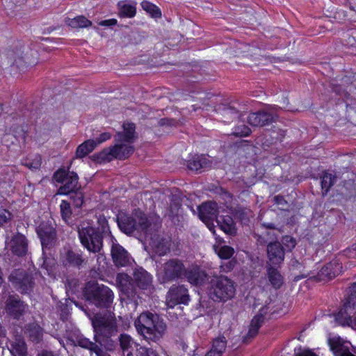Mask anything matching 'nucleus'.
I'll use <instances>...</instances> for the list:
<instances>
[{
	"label": "nucleus",
	"instance_id": "6e6d98bb",
	"mask_svg": "<svg viewBox=\"0 0 356 356\" xmlns=\"http://www.w3.org/2000/svg\"><path fill=\"white\" fill-rule=\"evenodd\" d=\"M10 213L5 209L0 210V226L6 223L10 218Z\"/></svg>",
	"mask_w": 356,
	"mask_h": 356
},
{
	"label": "nucleus",
	"instance_id": "a878e982",
	"mask_svg": "<svg viewBox=\"0 0 356 356\" xmlns=\"http://www.w3.org/2000/svg\"><path fill=\"white\" fill-rule=\"evenodd\" d=\"M118 223L120 229L126 234H131L137 228L136 220L131 216H121L118 219Z\"/></svg>",
	"mask_w": 356,
	"mask_h": 356
},
{
	"label": "nucleus",
	"instance_id": "aec40b11",
	"mask_svg": "<svg viewBox=\"0 0 356 356\" xmlns=\"http://www.w3.org/2000/svg\"><path fill=\"white\" fill-rule=\"evenodd\" d=\"M355 314L354 304L351 300L347 301L343 305L335 316L336 322L341 325H350L352 323V316Z\"/></svg>",
	"mask_w": 356,
	"mask_h": 356
},
{
	"label": "nucleus",
	"instance_id": "ea45409f",
	"mask_svg": "<svg viewBox=\"0 0 356 356\" xmlns=\"http://www.w3.org/2000/svg\"><path fill=\"white\" fill-rule=\"evenodd\" d=\"M76 344H78L79 346L89 349L93 352H95L96 354L99 355V353L102 351L99 346L90 341H89L86 338H83L81 337H78L76 338V341L75 342Z\"/></svg>",
	"mask_w": 356,
	"mask_h": 356
},
{
	"label": "nucleus",
	"instance_id": "423d86ee",
	"mask_svg": "<svg viewBox=\"0 0 356 356\" xmlns=\"http://www.w3.org/2000/svg\"><path fill=\"white\" fill-rule=\"evenodd\" d=\"M186 266L183 260L172 258L161 264L157 270L158 279L161 283H168L183 279Z\"/></svg>",
	"mask_w": 356,
	"mask_h": 356
},
{
	"label": "nucleus",
	"instance_id": "f03ea898",
	"mask_svg": "<svg viewBox=\"0 0 356 356\" xmlns=\"http://www.w3.org/2000/svg\"><path fill=\"white\" fill-rule=\"evenodd\" d=\"M134 324L138 332L149 342L160 340L166 329L165 323L159 316L149 312L142 313Z\"/></svg>",
	"mask_w": 356,
	"mask_h": 356
},
{
	"label": "nucleus",
	"instance_id": "5701e85b",
	"mask_svg": "<svg viewBox=\"0 0 356 356\" xmlns=\"http://www.w3.org/2000/svg\"><path fill=\"white\" fill-rule=\"evenodd\" d=\"M123 132H118L115 136V140L117 143L126 142L131 143L135 138V124L133 123H124L123 124Z\"/></svg>",
	"mask_w": 356,
	"mask_h": 356
},
{
	"label": "nucleus",
	"instance_id": "bf43d9fd",
	"mask_svg": "<svg viewBox=\"0 0 356 356\" xmlns=\"http://www.w3.org/2000/svg\"><path fill=\"white\" fill-rule=\"evenodd\" d=\"M296 356H316L314 353L310 350H305L302 353L296 354Z\"/></svg>",
	"mask_w": 356,
	"mask_h": 356
},
{
	"label": "nucleus",
	"instance_id": "dca6fc26",
	"mask_svg": "<svg viewBox=\"0 0 356 356\" xmlns=\"http://www.w3.org/2000/svg\"><path fill=\"white\" fill-rule=\"evenodd\" d=\"M27 305L20 300L16 295L9 296L6 303L7 313L14 318L18 319L27 310Z\"/></svg>",
	"mask_w": 356,
	"mask_h": 356
},
{
	"label": "nucleus",
	"instance_id": "e2e57ef3",
	"mask_svg": "<svg viewBox=\"0 0 356 356\" xmlns=\"http://www.w3.org/2000/svg\"><path fill=\"white\" fill-rule=\"evenodd\" d=\"M38 356H54L51 352L42 351Z\"/></svg>",
	"mask_w": 356,
	"mask_h": 356
},
{
	"label": "nucleus",
	"instance_id": "c9c22d12",
	"mask_svg": "<svg viewBox=\"0 0 356 356\" xmlns=\"http://www.w3.org/2000/svg\"><path fill=\"white\" fill-rule=\"evenodd\" d=\"M263 321L264 316L262 314L256 315L251 321L249 331L245 339L247 337L253 338L254 337H255Z\"/></svg>",
	"mask_w": 356,
	"mask_h": 356
},
{
	"label": "nucleus",
	"instance_id": "58836bf2",
	"mask_svg": "<svg viewBox=\"0 0 356 356\" xmlns=\"http://www.w3.org/2000/svg\"><path fill=\"white\" fill-rule=\"evenodd\" d=\"M134 218L136 220V230L147 232L149 223L146 216L142 211H136L134 213Z\"/></svg>",
	"mask_w": 356,
	"mask_h": 356
},
{
	"label": "nucleus",
	"instance_id": "473e14b6",
	"mask_svg": "<svg viewBox=\"0 0 356 356\" xmlns=\"http://www.w3.org/2000/svg\"><path fill=\"white\" fill-rule=\"evenodd\" d=\"M120 345L124 356H131L134 350V342L127 334H122L119 338Z\"/></svg>",
	"mask_w": 356,
	"mask_h": 356
},
{
	"label": "nucleus",
	"instance_id": "0eeeda50",
	"mask_svg": "<svg viewBox=\"0 0 356 356\" xmlns=\"http://www.w3.org/2000/svg\"><path fill=\"white\" fill-rule=\"evenodd\" d=\"M235 293L234 282L227 277L219 276L211 280L209 294L214 301L225 302L232 299Z\"/></svg>",
	"mask_w": 356,
	"mask_h": 356
},
{
	"label": "nucleus",
	"instance_id": "7c9ffc66",
	"mask_svg": "<svg viewBox=\"0 0 356 356\" xmlns=\"http://www.w3.org/2000/svg\"><path fill=\"white\" fill-rule=\"evenodd\" d=\"M65 23L74 29L86 28L92 25V22L83 15L72 19L67 18Z\"/></svg>",
	"mask_w": 356,
	"mask_h": 356
},
{
	"label": "nucleus",
	"instance_id": "09e8293b",
	"mask_svg": "<svg viewBox=\"0 0 356 356\" xmlns=\"http://www.w3.org/2000/svg\"><path fill=\"white\" fill-rule=\"evenodd\" d=\"M251 132V130L250 129L245 125V124H241V125H238L237 127H235V129H234V134L235 136H248Z\"/></svg>",
	"mask_w": 356,
	"mask_h": 356
},
{
	"label": "nucleus",
	"instance_id": "a19ab883",
	"mask_svg": "<svg viewBox=\"0 0 356 356\" xmlns=\"http://www.w3.org/2000/svg\"><path fill=\"white\" fill-rule=\"evenodd\" d=\"M336 177L330 173L324 172L321 177V188L323 193H327L330 188L335 183Z\"/></svg>",
	"mask_w": 356,
	"mask_h": 356
},
{
	"label": "nucleus",
	"instance_id": "49530a36",
	"mask_svg": "<svg viewBox=\"0 0 356 356\" xmlns=\"http://www.w3.org/2000/svg\"><path fill=\"white\" fill-rule=\"evenodd\" d=\"M136 356H168V355L166 354L160 355L152 348H148L146 346H140L136 350Z\"/></svg>",
	"mask_w": 356,
	"mask_h": 356
},
{
	"label": "nucleus",
	"instance_id": "37998d69",
	"mask_svg": "<svg viewBox=\"0 0 356 356\" xmlns=\"http://www.w3.org/2000/svg\"><path fill=\"white\" fill-rule=\"evenodd\" d=\"M141 6L145 10L149 13L154 17H158L161 15L159 9L155 5L148 1H143L141 3Z\"/></svg>",
	"mask_w": 356,
	"mask_h": 356
},
{
	"label": "nucleus",
	"instance_id": "8fccbe9b",
	"mask_svg": "<svg viewBox=\"0 0 356 356\" xmlns=\"http://www.w3.org/2000/svg\"><path fill=\"white\" fill-rule=\"evenodd\" d=\"M24 165L31 170H37L41 165V158L37 155L33 161L27 160L24 163Z\"/></svg>",
	"mask_w": 356,
	"mask_h": 356
},
{
	"label": "nucleus",
	"instance_id": "412c9836",
	"mask_svg": "<svg viewBox=\"0 0 356 356\" xmlns=\"http://www.w3.org/2000/svg\"><path fill=\"white\" fill-rule=\"evenodd\" d=\"M133 279L136 286L142 289H147L152 284V275L143 268H138L134 270Z\"/></svg>",
	"mask_w": 356,
	"mask_h": 356
},
{
	"label": "nucleus",
	"instance_id": "393cba45",
	"mask_svg": "<svg viewBox=\"0 0 356 356\" xmlns=\"http://www.w3.org/2000/svg\"><path fill=\"white\" fill-rule=\"evenodd\" d=\"M116 282L120 290L128 297L132 296L133 286L130 277L125 273H118L116 277Z\"/></svg>",
	"mask_w": 356,
	"mask_h": 356
},
{
	"label": "nucleus",
	"instance_id": "13d9d810",
	"mask_svg": "<svg viewBox=\"0 0 356 356\" xmlns=\"http://www.w3.org/2000/svg\"><path fill=\"white\" fill-rule=\"evenodd\" d=\"M179 207H180V204H178V203L171 204L170 206V210L172 211V215L177 214Z\"/></svg>",
	"mask_w": 356,
	"mask_h": 356
},
{
	"label": "nucleus",
	"instance_id": "6e6552de",
	"mask_svg": "<svg viewBox=\"0 0 356 356\" xmlns=\"http://www.w3.org/2000/svg\"><path fill=\"white\" fill-rule=\"evenodd\" d=\"M134 150V147L130 144L118 143L115 145L102 150L98 158L102 161H111L114 159L123 160L129 157Z\"/></svg>",
	"mask_w": 356,
	"mask_h": 356
},
{
	"label": "nucleus",
	"instance_id": "0e129e2a",
	"mask_svg": "<svg viewBox=\"0 0 356 356\" xmlns=\"http://www.w3.org/2000/svg\"><path fill=\"white\" fill-rule=\"evenodd\" d=\"M263 226L265 227L267 229H275V225L273 223H268V224L264 223Z\"/></svg>",
	"mask_w": 356,
	"mask_h": 356
},
{
	"label": "nucleus",
	"instance_id": "4468645a",
	"mask_svg": "<svg viewBox=\"0 0 356 356\" xmlns=\"http://www.w3.org/2000/svg\"><path fill=\"white\" fill-rule=\"evenodd\" d=\"M37 234L40 238L43 250L49 249L56 244V231L49 223L41 222L37 228Z\"/></svg>",
	"mask_w": 356,
	"mask_h": 356
},
{
	"label": "nucleus",
	"instance_id": "338daca9",
	"mask_svg": "<svg viewBox=\"0 0 356 356\" xmlns=\"http://www.w3.org/2000/svg\"><path fill=\"white\" fill-rule=\"evenodd\" d=\"M354 289H355V291H356V282L354 284Z\"/></svg>",
	"mask_w": 356,
	"mask_h": 356
},
{
	"label": "nucleus",
	"instance_id": "2eb2a0df",
	"mask_svg": "<svg viewBox=\"0 0 356 356\" xmlns=\"http://www.w3.org/2000/svg\"><path fill=\"white\" fill-rule=\"evenodd\" d=\"M198 216L211 231L210 222L218 218V205L216 202H208L198 207Z\"/></svg>",
	"mask_w": 356,
	"mask_h": 356
},
{
	"label": "nucleus",
	"instance_id": "c756f323",
	"mask_svg": "<svg viewBox=\"0 0 356 356\" xmlns=\"http://www.w3.org/2000/svg\"><path fill=\"white\" fill-rule=\"evenodd\" d=\"M268 280L275 289H279L283 284V277L277 269L270 266L267 270Z\"/></svg>",
	"mask_w": 356,
	"mask_h": 356
},
{
	"label": "nucleus",
	"instance_id": "9d476101",
	"mask_svg": "<svg viewBox=\"0 0 356 356\" xmlns=\"http://www.w3.org/2000/svg\"><path fill=\"white\" fill-rule=\"evenodd\" d=\"M9 280L21 293H27L33 287V277L24 270H15L9 276Z\"/></svg>",
	"mask_w": 356,
	"mask_h": 356
},
{
	"label": "nucleus",
	"instance_id": "3c124183",
	"mask_svg": "<svg viewBox=\"0 0 356 356\" xmlns=\"http://www.w3.org/2000/svg\"><path fill=\"white\" fill-rule=\"evenodd\" d=\"M154 250L156 253H157L159 255H164L169 251V247L163 242L160 241L158 243V244L154 245Z\"/></svg>",
	"mask_w": 356,
	"mask_h": 356
},
{
	"label": "nucleus",
	"instance_id": "de8ad7c7",
	"mask_svg": "<svg viewBox=\"0 0 356 356\" xmlns=\"http://www.w3.org/2000/svg\"><path fill=\"white\" fill-rule=\"evenodd\" d=\"M222 115L225 118V121L229 122L238 117V112L232 107H227L223 109Z\"/></svg>",
	"mask_w": 356,
	"mask_h": 356
},
{
	"label": "nucleus",
	"instance_id": "c03bdc74",
	"mask_svg": "<svg viewBox=\"0 0 356 356\" xmlns=\"http://www.w3.org/2000/svg\"><path fill=\"white\" fill-rule=\"evenodd\" d=\"M60 209L63 219L65 222H67L72 215V210L70 202L66 200H62L60 205Z\"/></svg>",
	"mask_w": 356,
	"mask_h": 356
},
{
	"label": "nucleus",
	"instance_id": "f257e3e1",
	"mask_svg": "<svg viewBox=\"0 0 356 356\" xmlns=\"http://www.w3.org/2000/svg\"><path fill=\"white\" fill-rule=\"evenodd\" d=\"M53 179L63 184L58 189L57 194L70 195L74 206L80 208L83 203L84 195L81 190L77 174L65 168H59L54 172Z\"/></svg>",
	"mask_w": 356,
	"mask_h": 356
},
{
	"label": "nucleus",
	"instance_id": "79ce46f5",
	"mask_svg": "<svg viewBox=\"0 0 356 356\" xmlns=\"http://www.w3.org/2000/svg\"><path fill=\"white\" fill-rule=\"evenodd\" d=\"M214 249L218 257L222 259L227 260L230 259L234 253V248L228 245H223L218 249L214 247Z\"/></svg>",
	"mask_w": 356,
	"mask_h": 356
},
{
	"label": "nucleus",
	"instance_id": "f704fd0d",
	"mask_svg": "<svg viewBox=\"0 0 356 356\" xmlns=\"http://www.w3.org/2000/svg\"><path fill=\"white\" fill-rule=\"evenodd\" d=\"M136 3L127 4L124 2H119L118 4L119 8V15L122 17H133L136 13Z\"/></svg>",
	"mask_w": 356,
	"mask_h": 356
},
{
	"label": "nucleus",
	"instance_id": "20e7f679",
	"mask_svg": "<svg viewBox=\"0 0 356 356\" xmlns=\"http://www.w3.org/2000/svg\"><path fill=\"white\" fill-rule=\"evenodd\" d=\"M83 296L86 300L97 307L107 308L113 303L114 294L106 286L95 282L86 284Z\"/></svg>",
	"mask_w": 356,
	"mask_h": 356
},
{
	"label": "nucleus",
	"instance_id": "ddd939ff",
	"mask_svg": "<svg viewBox=\"0 0 356 356\" xmlns=\"http://www.w3.org/2000/svg\"><path fill=\"white\" fill-rule=\"evenodd\" d=\"M110 243L111 257L115 265L118 267L129 265L131 263V257L128 252L118 243L113 236H110Z\"/></svg>",
	"mask_w": 356,
	"mask_h": 356
},
{
	"label": "nucleus",
	"instance_id": "1a4fd4ad",
	"mask_svg": "<svg viewBox=\"0 0 356 356\" xmlns=\"http://www.w3.org/2000/svg\"><path fill=\"white\" fill-rule=\"evenodd\" d=\"M277 118L275 107H270L266 110L251 113L248 115V122L253 127H262L276 122Z\"/></svg>",
	"mask_w": 356,
	"mask_h": 356
},
{
	"label": "nucleus",
	"instance_id": "a211bd4d",
	"mask_svg": "<svg viewBox=\"0 0 356 356\" xmlns=\"http://www.w3.org/2000/svg\"><path fill=\"white\" fill-rule=\"evenodd\" d=\"M341 264L337 260H332L321 269L318 273V279L321 280H332L341 273Z\"/></svg>",
	"mask_w": 356,
	"mask_h": 356
},
{
	"label": "nucleus",
	"instance_id": "5fc2aeb1",
	"mask_svg": "<svg viewBox=\"0 0 356 356\" xmlns=\"http://www.w3.org/2000/svg\"><path fill=\"white\" fill-rule=\"evenodd\" d=\"M111 137V134L108 132H104L100 134V136L97 138L95 140V146L97 147L98 145L110 139Z\"/></svg>",
	"mask_w": 356,
	"mask_h": 356
},
{
	"label": "nucleus",
	"instance_id": "bb28decb",
	"mask_svg": "<svg viewBox=\"0 0 356 356\" xmlns=\"http://www.w3.org/2000/svg\"><path fill=\"white\" fill-rule=\"evenodd\" d=\"M10 352L13 356H26L27 348L26 343L20 336L16 337L10 343Z\"/></svg>",
	"mask_w": 356,
	"mask_h": 356
},
{
	"label": "nucleus",
	"instance_id": "2f4dec72",
	"mask_svg": "<svg viewBox=\"0 0 356 356\" xmlns=\"http://www.w3.org/2000/svg\"><path fill=\"white\" fill-rule=\"evenodd\" d=\"M26 333L32 341L38 342L42 337V329L40 325L32 323L26 327Z\"/></svg>",
	"mask_w": 356,
	"mask_h": 356
},
{
	"label": "nucleus",
	"instance_id": "774afa93",
	"mask_svg": "<svg viewBox=\"0 0 356 356\" xmlns=\"http://www.w3.org/2000/svg\"><path fill=\"white\" fill-rule=\"evenodd\" d=\"M355 325H356V318L354 320Z\"/></svg>",
	"mask_w": 356,
	"mask_h": 356
},
{
	"label": "nucleus",
	"instance_id": "72a5a7b5",
	"mask_svg": "<svg viewBox=\"0 0 356 356\" xmlns=\"http://www.w3.org/2000/svg\"><path fill=\"white\" fill-rule=\"evenodd\" d=\"M95 147V140H88L77 147L76 156L77 158H83L93 151Z\"/></svg>",
	"mask_w": 356,
	"mask_h": 356
},
{
	"label": "nucleus",
	"instance_id": "a18cd8bd",
	"mask_svg": "<svg viewBox=\"0 0 356 356\" xmlns=\"http://www.w3.org/2000/svg\"><path fill=\"white\" fill-rule=\"evenodd\" d=\"M97 223L98 227L96 229V230H99L102 236L103 234H108L109 236H112L111 234V232L109 231L107 220L104 216H100L97 219Z\"/></svg>",
	"mask_w": 356,
	"mask_h": 356
},
{
	"label": "nucleus",
	"instance_id": "69168bd1",
	"mask_svg": "<svg viewBox=\"0 0 356 356\" xmlns=\"http://www.w3.org/2000/svg\"><path fill=\"white\" fill-rule=\"evenodd\" d=\"M2 335H4V331H3L1 325H0V336H2Z\"/></svg>",
	"mask_w": 356,
	"mask_h": 356
},
{
	"label": "nucleus",
	"instance_id": "c85d7f7f",
	"mask_svg": "<svg viewBox=\"0 0 356 356\" xmlns=\"http://www.w3.org/2000/svg\"><path fill=\"white\" fill-rule=\"evenodd\" d=\"M220 229L225 233L232 234L235 232L234 223L230 216H219L216 218Z\"/></svg>",
	"mask_w": 356,
	"mask_h": 356
},
{
	"label": "nucleus",
	"instance_id": "7ed1b4c3",
	"mask_svg": "<svg viewBox=\"0 0 356 356\" xmlns=\"http://www.w3.org/2000/svg\"><path fill=\"white\" fill-rule=\"evenodd\" d=\"M92 324L95 332V341L108 350L115 347L111 337L118 332L115 318L111 314H96L92 318Z\"/></svg>",
	"mask_w": 356,
	"mask_h": 356
},
{
	"label": "nucleus",
	"instance_id": "f8f14e48",
	"mask_svg": "<svg viewBox=\"0 0 356 356\" xmlns=\"http://www.w3.org/2000/svg\"><path fill=\"white\" fill-rule=\"evenodd\" d=\"M60 261L65 267H74L80 269L87 264V259L82 254L70 248H64L60 254Z\"/></svg>",
	"mask_w": 356,
	"mask_h": 356
},
{
	"label": "nucleus",
	"instance_id": "680f3d73",
	"mask_svg": "<svg viewBox=\"0 0 356 356\" xmlns=\"http://www.w3.org/2000/svg\"><path fill=\"white\" fill-rule=\"evenodd\" d=\"M204 356H221L218 353L213 351L212 349H210Z\"/></svg>",
	"mask_w": 356,
	"mask_h": 356
},
{
	"label": "nucleus",
	"instance_id": "6ab92c4d",
	"mask_svg": "<svg viewBox=\"0 0 356 356\" xmlns=\"http://www.w3.org/2000/svg\"><path fill=\"white\" fill-rule=\"evenodd\" d=\"M267 255L271 264H280L284 259V248L278 242H270L267 246Z\"/></svg>",
	"mask_w": 356,
	"mask_h": 356
},
{
	"label": "nucleus",
	"instance_id": "4d7b16f0",
	"mask_svg": "<svg viewBox=\"0 0 356 356\" xmlns=\"http://www.w3.org/2000/svg\"><path fill=\"white\" fill-rule=\"evenodd\" d=\"M117 24V20L115 19H110L102 21L99 24L101 26H113Z\"/></svg>",
	"mask_w": 356,
	"mask_h": 356
},
{
	"label": "nucleus",
	"instance_id": "052dcab7",
	"mask_svg": "<svg viewBox=\"0 0 356 356\" xmlns=\"http://www.w3.org/2000/svg\"><path fill=\"white\" fill-rule=\"evenodd\" d=\"M274 201L275 202L276 204H279V205H283L284 202H285V200H284V198L282 197V196H275L274 197Z\"/></svg>",
	"mask_w": 356,
	"mask_h": 356
},
{
	"label": "nucleus",
	"instance_id": "e433bc0d",
	"mask_svg": "<svg viewBox=\"0 0 356 356\" xmlns=\"http://www.w3.org/2000/svg\"><path fill=\"white\" fill-rule=\"evenodd\" d=\"M227 342L224 336H218L213 340L211 349L222 356L226 350Z\"/></svg>",
	"mask_w": 356,
	"mask_h": 356
},
{
	"label": "nucleus",
	"instance_id": "f3484780",
	"mask_svg": "<svg viewBox=\"0 0 356 356\" xmlns=\"http://www.w3.org/2000/svg\"><path fill=\"white\" fill-rule=\"evenodd\" d=\"M184 278H186L193 285L201 286L206 282L208 276L205 271L199 266H191L188 268L186 267V273H184Z\"/></svg>",
	"mask_w": 356,
	"mask_h": 356
},
{
	"label": "nucleus",
	"instance_id": "4c0bfd02",
	"mask_svg": "<svg viewBox=\"0 0 356 356\" xmlns=\"http://www.w3.org/2000/svg\"><path fill=\"white\" fill-rule=\"evenodd\" d=\"M331 348L336 356H355L352 354L349 349L338 341L334 339L331 342Z\"/></svg>",
	"mask_w": 356,
	"mask_h": 356
},
{
	"label": "nucleus",
	"instance_id": "603ef678",
	"mask_svg": "<svg viewBox=\"0 0 356 356\" xmlns=\"http://www.w3.org/2000/svg\"><path fill=\"white\" fill-rule=\"evenodd\" d=\"M236 264V261L234 259H232L225 262H223L220 264V268L221 271L222 272H229L231 271Z\"/></svg>",
	"mask_w": 356,
	"mask_h": 356
},
{
	"label": "nucleus",
	"instance_id": "9b49d317",
	"mask_svg": "<svg viewBox=\"0 0 356 356\" xmlns=\"http://www.w3.org/2000/svg\"><path fill=\"white\" fill-rule=\"evenodd\" d=\"M189 299L186 287L184 285L172 286L166 295L165 302L168 307L173 308L179 304H187Z\"/></svg>",
	"mask_w": 356,
	"mask_h": 356
},
{
	"label": "nucleus",
	"instance_id": "864d4df0",
	"mask_svg": "<svg viewBox=\"0 0 356 356\" xmlns=\"http://www.w3.org/2000/svg\"><path fill=\"white\" fill-rule=\"evenodd\" d=\"M282 243L284 244V245L291 250L296 246V240L289 236H286L283 237Z\"/></svg>",
	"mask_w": 356,
	"mask_h": 356
},
{
	"label": "nucleus",
	"instance_id": "cd10ccee",
	"mask_svg": "<svg viewBox=\"0 0 356 356\" xmlns=\"http://www.w3.org/2000/svg\"><path fill=\"white\" fill-rule=\"evenodd\" d=\"M7 58L8 63H10L11 66L15 65L16 67L20 70H23L26 64H33V62L24 60L19 51H8L7 52Z\"/></svg>",
	"mask_w": 356,
	"mask_h": 356
},
{
	"label": "nucleus",
	"instance_id": "39448f33",
	"mask_svg": "<svg viewBox=\"0 0 356 356\" xmlns=\"http://www.w3.org/2000/svg\"><path fill=\"white\" fill-rule=\"evenodd\" d=\"M79 238L81 245L92 253H99L103 246V236L88 222H82L78 226Z\"/></svg>",
	"mask_w": 356,
	"mask_h": 356
},
{
	"label": "nucleus",
	"instance_id": "4be33fe9",
	"mask_svg": "<svg viewBox=\"0 0 356 356\" xmlns=\"http://www.w3.org/2000/svg\"><path fill=\"white\" fill-rule=\"evenodd\" d=\"M10 249L17 256L26 254L28 250V243L26 237L21 234L14 236L10 241Z\"/></svg>",
	"mask_w": 356,
	"mask_h": 356
},
{
	"label": "nucleus",
	"instance_id": "b1692460",
	"mask_svg": "<svg viewBox=\"0 0 356 356\" xmlns=\"http://www.w3.org/2000/svg\"><path fill=\"white\" fill-rule=\"evenodd\" d=\"M187 167L191 170H205L211 167V161L209 157L204 155L195 156L188 161Z\"/></svg>",
	"mask_w": 356,
	"mask_h": 356
}]
</instances>
